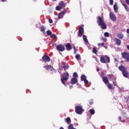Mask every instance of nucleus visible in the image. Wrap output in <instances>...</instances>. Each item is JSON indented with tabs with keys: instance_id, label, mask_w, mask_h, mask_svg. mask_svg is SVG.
<instances>
[{
	"instance_id": "obj_44",
	"label": "nucleus",
	"mask_w": 129,
	"mask_h": 129,
	"mask_svg": "<svg viewBox=\"0 0 129 129\" xmlns=\"http://www.w3.org/2000/svg\"><path fill=\"white\" fill-rule=\"evenodd\" d=\"M118 118V120H119V121H121V117L119 116Z\"/></svg>"
},
{
	"instance_id": "obj_42",
	"label": "nucleus",
	"mask_w": 129,
	"mask_h": 129,
	"mask_svg": "<svg viewBox=\"0 0 129 129\" xmlns=\"http://www.w3.org/2000/svg\"><path fill=\"white\" fill-rule=\"evenodd\" d=\"M113 84L114 85V86H116V85H117L116 82H113Z\"/></svg>"
},
{
	"instance_id": "obj_49",
	"label": "nucleus",
	"mask_w": 129,
	"mask_h": 129,
	"mask_svg": "<svg viewBox=\"0 0 129 129\" xmlns=\"http://www.w3.org/2000/svg\"><path fill=\"white\" fill-rule=\"evenodd\" d=\"M90 104H93V101H90Z\"/></svg>"
},
{
	"instance_id": "obj_40",
	"label": "nucleus",
	"mask_w": 129,
	"mask_h": 129,
	"mask_svg": "<svg viewBox=\"0 0 129 129\" xmlns=\"http://www.w3.org/2000/svg\"><path fill=\"white\" fill-rule=\"evenodd\" d=\"M101 40H102V41H103L104 42H106V38H105L102 37Z\"/></svg>"
},
{
	"instance_id": "obj_3",
	"label": "nucleus",
	"mask_w": 129,
	"mask_h": 129,
	"mask_svg": "<svg viewBox=\"0 0 129 129\" xmlns=\"http://www.w3.org/2000/svg\"><path fill=\"white\" fill-rule=\"evenodd\" d=\"M63 77L60 79L61 82L63 84V85H66L65 84V81H67L68 80V78L69 77V74L68 73H65L62 74Z\"/></svg>"
},
{
	"instance_id": "obj_51",
	"label": "nucleus",
	"mask_w": 129,
	"mask_h": 129,
	"mask_svg": "<svg viewBox=\"0 0 129 129\" xmlns=\"http://www.w3.org/2000/svg\"><path fill=\"white\" fill-rule=\"evenodd\" d=\"M2 2H7V0H2Z\"/></svg>"
},
{
	"instance_id": "obj_13",
	"label": "nucleus",
	"mask_w": 129,
	"mask_h": 129,
	"mask_svg": "<svg viewBox=\"0 0 129 129\" xmlns=\"http://www.w3.org/2000/svg\"><path fill=\"white\" fill-rule=\"evenodd\" d=\"M44 68H45V69H46V70H48V71H53V70H55L54 69H53V67L51 66H44Z\"/></svg>"
},
{
	"instance_id": "obj_8",
	"label": "nucleus",
	"mask_w": 129,
	"mask_h": 129,
	"mask_svg": "<svg viewBox=\"0 0 129 129\" xmlns=\"http://www.w3.org/2000/svg\"><path fill=\"white\" fill-rule=\"evenodd\" d=\"M86 78H87L86 76L84 75H82V76L81 77V81H84L85 84L86 85H87V84H88V80H87Z\"/></svg>"
},
{
	"instance_id": "obj_48",
	"label": "nucleus",
	"mask_w": 129,
	"mask_h": 129,
	"mask_svg": "<svg viewBox=\"0 0 129 129\" xmlns=\"http://www.w3.org/2000/svg\"><path fill=\"white\" fill-rule=\"evenodd\" d=\"M70 89H72V88H73V85L70 86Z\"/></svg>"
},
{
	"instance_id": "obj_43",
	"label": "nucleus",
	"mask_w": 129,
	"mask_h": 129,
	"mask_svg": "<svg viewBox=\"0 0 129 129\" xmlns=\"http://www.w3.org/2000/svg\"><path fill=\"white\" fill-rule=\"evenodd\" d=\"M49 22L50 23V24H52L53 23V20L52 19H49Z\"/></svg>"
},
{
	"instance_id": "obj_31",
	"label": "nucleus",
	"mask_w": 129,
	"mask_h": 129,
	"mask_svg": "<svg viewBox=\"0 0 129 129\" xmlns=\"http://www.w3.org/2000/svg\"><path fill=\"white\" fill-rule=\"evenodd\" d=\"M68 129H74L75 128L73 127V124H70L69 126L68 127Z\"/></svg>"
},
{
	"instance_id": "obj_17",
	"label": "nucleus",
	"mask_w": 129,
	"mask_h": 129,
	"mask_svg": "<svg viewBox=\"0 0 129 129\" xmlns=\"http://www.w3.org/2000/svg\"><path fill=\"white\" fill-rule=\"evenodd\" d=\"M64 15H65V13H64V12L59 13L58 15V19H62Z\"/></svg>"
},
{
	"instance_id": "obj_55",
	"label": "nucleus",
	"mask_w": 129,
	"mask_h": 129,
	"mask_svg": "<svg viewBox=\"0 0 129 129\" xmlns=\"http://www.w3.org/2000/svg\"><path fill=\"white\" fill-rule=\"evenodd\" d=\"M52 1H53V2H56V1H57V0H52Z\"/></svg>"
},
{
	"instance_id": "obj_6",
	"label": "nucleus",
	"mask_w": 129,
	"mask_h": 129,
	"mask_svg": "<svg viewBox=\"0 0 129 129\" xmlns=\"http://www.w3.org/2000/svg\"><path fill=\"white\" fill-rule=\"evenodd\" d=\"M56 49L60 52H63L65 50V47L63 44H59L57 46Z\"/></svg>"
},
{
	"instance_id": "obj_26",
	"label": "nucleus",
	"mask_w": 129,
	"mask_h": 129,
	"mask_svg": "<svg viewBox=\"0 0 129 129\" xmlns=\"http://www.w3.org/2000/svg\"><path fill=\"white\" fill-rule=\"evenodd\" d=\"M73 48L74 50V54H77V51H78V49L76 48V47H75V45L73 46Z\"/></svg>"
},
{
	"instance_id": "obj_36",
	"label": "nucleus",
	"mask_w": 129,
	"mask_h": 129,
	"mask_svg": "<svg viewBox=\"0 0 129 129\" xmlns=\"http://www.w3.org/2000/svg\"><path fill=\"white\" fill-rule=\"evenodd\" d=\"M73 77H74V78H75V77H78V75L77 74V73L75 72L73 74Z\"/></svg>"
},
{
	"instance_id": "obj_9",
	"label": "nucleus",
	"mask_w": 129,
	"mask_h": 129,
	"mask_svg": "<svg viewBox=\"0 0 129 129\" xmlns=\"http://www.w3.org/2000/svg\"><path fill=\"white\" fill-rule=\"evenodd\" d=\"M109 17H110V19L112 21H113V22H114V21H116V17L113 13H110Z\"/></svg>"
},
{
	"instance_id": "obj_25",
	"label": "nucleus",
	"mask_w": 129,
	"mask_h": 129,
	"mask_svg": "<svg viewBox=\"0 0 129 129\" xmlns=\"http://www.w3.org/2000/svg\"><path fill=\"white\" fill-rule=\"evenodd\" d=\"M122 6L124 7L126 12H128V7L126 6V5H125V4H122Z\"/></svg>"
},
{
	"instance_id": "obj_7",
	"label": "nucleus",
	"mask_w": 129,
	"mask_h": 129,
	"mask_svg": "<svg viewBox=\"0 0 129 129\" xmlns=\"http://www.w3.org/2000/svg\"><path fill=\"white\" fill-rule=\"evenodd\" d=\"M83 34H84V29H83V27H80L78 34V37H82Z\"/></svg>"
},
{
	"instance_id": "obj_52",
	"label": "nucleus",
	"mask_w": 129,
	"mask_h": 129,
	"mask_svg": "<svg viewBox=\"0 0 129 129\" xmlns=\"http://www.w3.org/2000/svg\"><path fill=\"white\" fill-rule=\"evenodd\" d=\"M127 49H128V50H129V45L127 46Z\"/></svg>"
},
{
	"instance_id": "obj_19",
	"label": "nucleus",
	"mask_w": 129,
	"mask_h": 129,
	"mask_svg": "<svg viewBox=\"0 0 129 129\" xmlns=\"http://www.w3.org/2000/svg\"><path fill=\"white\" fill-rule=\"evenodd\" d=\"M59 6L61 7V8H64L65 6H66V4L64 3V2L61 1L59 3Z\"/></svg>"
},
{
	"instance_id": "obj_46",
	"label": "nucleus",
	"mask_w": 129,
	"mask_h": 129,
	"mask_svg": "<svg viewBox=\"0 0 129 129\" xmlns=\"http://www.w3.org/2000/svg\"><path fill=\"white\" fill-rule=\"evenodd\" d=\"M63 11H64L63 13H64V15H65V14H66V13L67 12V11L66 10V9H63Z\"/></svg>"
},
{
	"instance_id": "obj_12",
	"label": "nucleus",
	"mask_w": 129,
	"mask_h": 129,
	"mask_svg": "<svg viewBox=\"0 0 129 129\" xmlns=\"http://www.w3.org/2000/svg\"><path fill=\"white\" fill-rule=\"evenodd\" d=\"M113 10L114 12L115 13H117V11H118V7H117V3L115 2L113 6Z\"/></svg>"
},
{
	"instance_id": "obj_2",
	"label": "nucleus",
	"mask_w": 129,
	"mask_h": 129,
	"mask_svg": "<svg viewBox=\"0 0 129 129\" xmlns=\"http://www.w3.org/2000/svg\"><path fill=\"white\" fill-rule=\"evenodd\" d=\"M100 60L101 63L107 64L110 62V58L107 55H103L101 56Z\"/></svg>"
},
{
	"instance_id": "obj_35",
	"label": "nucleus",
	"mask_w": 129,
	"mask_h": 129,
	"mask_svg": "<svg viewBox=\"0 0 129 129\" xmlns=\"http://www.w3.org/2000/svg\"><path fill=\"white\" fill-rule=\"evenodd\" d=\"M63 69H64V70H67V69H68V68H69V67L68 66V65H63Z\"/></svg>"
},
{
	"instance_id": "obj_28",
	"label": "nucleus",
	"mask_w": 129,
	"mask_h": 129,
	"mask_svg": "<svg viewBox=\"0 0 129 129\" xmlns=\"http://www.w3.org/2000/svg\"><path fill=\"white\" fill-rule=\"evenodd\" d=\"M93 52L94 54H97V49H96V47H94L93 48Z\"/></svg>"
},
{
	"instance_id": "obj_14",
	"label": "nucleus",
	"mask_w": 129,
	"mask_h": 129,
	"mask_svg": "<svg viewBox=\"0 0 129 129\" xmlns=\"http://www.w3.org/2000/svg\"><path fill=\"white\" fill-rule=\"evenodd\" d=\"M66 48H67V50L68 51H70V50L72 49V46H71V44L70 43H67Z\"/></svg>"
},
{
	"instance_id": "obj_50",
	"label": "nucleus",
	"mask_w": 129,
	"mask_h": 129,
	"mask_svg": "<svg viewBox=\"0 0 129 129\" xmlns=\"http://www.w3.org/2000/svg\"><path fill=\"white\" fill-rule=\"evenodd\" d=\"M97 72H98V71H99V68L97 69Z\"/></svg>"
},
{
	"instance_id": "obj_29",
	"label": "nucleus",
	"mask_w": 129,
	"mask_h": 129,
	"mask_svg": "<svg viewBox=\"0 0 129 129\" xmlns=\"http://www.w3.org/2000/svg\"><path fill=\"white\" fill-rule=\"evenodd\" d=\"M46 34L48 35V36H51V35H52V32H51L50 30H47Z\"/></svg>"
},
{
	"instance_id": "obj_30",
	"label": "nucleus",
	"mask_w": 129,
	"mask_h": 129,
	"mask_svg": "<svg viewBox=\"0 0 129 129\" xmlns=\"http://www.w3.org/2000/svg\"><path fill=\"white\" fill-rule=\"evenodd\" d=\"M104 37H107V38H108V37H109V33L108 32H105L104 33Z\"/></svg>"
},
{
	"instance_id": "obj_27",
	"label": "nucleus",
	"mask_w": 129,
	"mask_h": 129,
	"mask_svg": "<svg viewBox=\"0 0 129 129\" xmlns=\"http://www.w3.org/2000/svg\"><path fill=\"white\" fill-rule=\"evenodd\" d=\"M90 113L91 114H94V113H95V111H94V109H90Z\"/></svg>"
},
{
	"instance_id": "obj_4",
	"label": "nucleus",
	"mask_w": 129,
	"mask_h": 129,
	"mask_svg": "<svg viewBox=\"0 0 129 129\" xmlns=\"http://www.w3.org/2000/svg\"><path fill=\"white\" fill-rule=\"evenodd\" d=\"M76 112L78 114H82V112L84 111L83 109L81 106H77L75 107Z\"/></svg>"
},
{
	"instance_id": "obj_54",
	"label": "nucleus",
	"mask_w": 129,
	"mask_h": 129,
	"mask_svg": "<svg viewBox=\"0 0 129 129\" xmlns=\"http://www.w3.org/2000/svg\"><path fill=\"white\" fill-rule=\"evenodd\" d=\"M105 49H107V46L105 47Z\"/></svg>"
},
{
	"instance_id": "obj_10",
	"label": "nucleus",
	"mask_w": 129,
	"mask_h": 129,
	"mask_svg": "<svg viewBox=\"0 0 129 129\" xmlns=\"http://www.w3.org/2000/svg\"><path fill=\"white\" fill-rule=\"evenodd\" d=\"M114 41L115 42V43L117 46H120L121 44V41L118 38H114Z\"/></svg>"
},
{
	"instance_id": "obj_11",
	"label": "nucleus",
	"mask_w": 129,
	"mask_h": 129,
	"mask_svg": "<svg viewBox=\"0 0 129 129\" xmlns=\"http://www.w3.org/2000/svg\"><path fill=\"white\" fill-rule=\"evenodd\" d=\"M42 59L44 62H50V57L47 55H44L42 57Z\"/></svg>"
},
{
	"instance_id": "obj_21",
	"label": "nucleus",
	"mask_w": 129,
	"mask_h": 129,
	"mask_svg": "<svg viewBox=\"0 0 129 129\" xmlns=\"http://www.w3.org/2000/svg\"><path fill=\"white\" fill-rule=\"evenodd\" d=\"M66 121L68 124H69L70 123H71V119H70V117H68L66 119Z\"/></svg>"
},
{
	"instance_id": "obj_39",
	"label": "nucleus",
	"mask_w": 129,
	"mask_h": 129,
	"mask_svg": "<svg viewBox=\"0 0 129 129\" xmlns=\"http://www.w3.org/2000/svg\"><path fill=\"white\" fill-rule=\"evenodd\" d=\"M110 5L112 6L113 5V0H109Z\"/></svg>"
},
{
	"instance_id": "obj_24",
	"label": "nucleus",
	"mask_w": 129,
	"mask_h": 129,
	"mask_svg": "<svg viewBox=\"0 0 129 129\" xmlns=\"http://www.w3.org/2000/svg\"><path fill=\"white\" fill-rule=\"evenodd\" d=\"M83 39L86 43H88V40H87V37H86V36L83 35Z\"/></svg>"
},
{
	"instance_id": "obj_33",
	"label": "nucleus",
	"mask_w": 129,
	"mask_h": 129,
	"mask_svg": "<svg viewBox=\"0 0 129 129\" xmlns=\"http://www.w3.org/2000/svg\"><path fill=\"white\" fill-rule=\"evenodd\" d=\"M61 9H62L61 7L59 5L58 6H57L56 7V11H60L61 10Z\"/></svg>"
},
{
	"instance_id": "obj_15",
	"label": "nucleus",
	"mask_w": 129,
	"mask_h": 129,
	"mask_svg": "<svg viewBox=\"0 0 129 129\" xmlns=\"http://www.w3.org/2000/svg\"><path fill=\"white\" fill-rule=\"evenodd\" d=\"M119 70L122 73L126 70V68L123 67V66H120L119 67Z\"/></svg>"
},
{
	"instance_id": "obj_16",
	"label": "nucleus",
	"mask_w": 129,
	"mask_h": 129,
	"mask_svg": "<svg viewBox=\"0 0 129 129\" xmlns=\"http://www.w3.org/2000/svg\"><path fill=\"white\" fill-rule=\"evenodd\" d=\"M102 80L105 84H108V79L106 77H104L102 78Z\"/></svg>"
},
{
	"instance_id": "obj_34",
	"label": "nucleus",
	"mask_w": 129,
	"mask_h": 129,
	"mask_svg": "<svg viewBox=\"0 0 129 129\" xmlns=\"http://www.w3.org/2000/svg\"><path fill=\"white\" fill-rule=\"evenodd\" d=\"M45 27L44 26H41V29H40V31L41 32H45Z\"/></svg>"
},
{
	"instance_id": "obj_53",
	"label": "nucleus",
	"mask_w": 129,
	"mask_h": 129,
	"mask_svg": "<svg viewBox=\"0 0 129 129\" xmlns=\"http://www.w3.org/2000/svg\"><path fill=\"white\" fill-rule=\"evenodd\" d=\"M59 129H64V128L63 127H60Z\"/></svg>"
},
{
	"instance_id": "obj_47",
	"label": "nucleus",
	"mask_w": 129,
	"mask_h": 129,
	"mask_svg": "<svg viewBox=\"0 0 129 129\" xmlns=\"http://www.w3.org/2000/svg\"><path fill=\"white\" fill-rule=\"evenodd\" d=\"M101 76H104V72L101 73Z\"/></svg>"
},
{
	"instance_id": "obj_22",
	"label": "nucleus",
	"mask_w": 129,
	"mask_h": 129,
	"mask_svg": "<svg viewBox=\"0 0 129 129\" xmlns=\"http://www.w3.org/2000/svg\"><path fill=\"white\" fill-rule=\"evenodd\" d=\"M117 37L119 39H123V34L118 33L117 34Z\"/></svg>"
},
{
	"instance_id": "obj_41",
	"label": "nucleus",
	"mask_w": 129,
	"mask_h": 129,
	"mask_svg": "<svg viewBox=\"0 0 129 129\" xmlns=\"http://www.w3.org/2000/svg\"><path fill=\"white\" fill-rule=\"evenodd\" d=\"M125 2L128 6H129V0H125Z\"/></svg>"
},
{
	"instance_id": "obj_45",
	"label": "nucleus",
	"mask_w": 129,
	"mask_h": 129,
	"mask_svg": "<svg viewBox=\"0 0 129 129\" xmlns=\"http://www.w3.org/2000/svg\"><path fill=\"white\" fill-rule=\"evenodd\" d=\"M126 33H127V34H128V35H129V29H127L126 30Z\"/></svg>"
},
{
	"instance_id": "obj_23",
	"label": "nucleus",
	"mask_w": 129,
	"mask_h": 129,
	"mask_svg": "<svg viewBox=\"0 0 129 129\" xmlns=\"http://www.w3.org/2000/svg\"><path fill=\"white\" fill-rule=\"evenodd\" d=\"M108 88H109V89H111V90H113L114 89V88L112 87V85L111 84H108Z\"/></svg>"
},
{
	"instance_id": "obj_37",
	"label": "nucleus",
	"mask_w": 129,
	"mask_h": 129,
	"mask_svg": "<svg viewBox=\"0 0 129 129\" xmlns=\"http://www.w3.org/2000/svg\"><path fill=\"white\" fill-rule=\"evenodd\" d=\"M104 45V43H99L98 44V46L100 47V46H103Z\"/></svg>"
},
{
	"instance_id": "obj_18",
	"label": "nucleus",
	"mask_w": 129,
	"mask_h": 129,
	"mask_svg": "<svg viewBox=\"0 0 129 129\" xmlns=\"http://www.w3.org/2000/svg\"><path fill=\"white\" fill-rule=\"evenodd\" d=\"M78 80L76 78H73L71 80V84H75L77 82Z\"/></svg>"
},
{
	"instance_id": "obj_1",
	"label": "nucleus",
	"mask_w": 129,
	"mask_h": 129,
	"mask_svg": "<svg viewBox=\"0 0 129 129\" xmlns=\"http://www.w3.org/2000/svg\"><path fill=\"white\" fill-rule=\"evenodd\" d=\"M97 20V23L99 26H101V29L103 30H105V29H106V24L104 23V20H103V18L98 16Z\"/></svg>"
},
{
	"instance_id": "obj_38",
	"label": "nucleus",
	"mask_w": 129,
	"mask_h": 129,
	"mask_svg": "<svg viewBox=\"0 0 129 129\" xmlns=\"http://www.w3.org/2000/svg\"><path fill=\"white\" fill-rule=\"evenodd\" d=\"M51 37L52 38V39H55V38H56V35L53 34L51 35Z\"/></svg>"
},
{
	"instance_id": "obj_32",
	"label": "nucleus",
	"mask_w": 129,
	"mask_h": 129,
	"mask_svg": "<svg viewBox=\"0 0 129 129\" xmlns=\"http://www.w3.org/2000/svg\"><path fill=\"white\" fill-rule=\"evenodd\" d=\"M75 58L77 59V60H79V59H80V55L79 54H77L75 56Z\"/></svg>"
},
{
	"instance_id": "obj_20",
	"label": "nucleus",
	"mask_w": 129,
	"mask_h": 129,
	"mask_svg": "<svg viewBox=\"0 0 129 129\" xmlns=\"http://www.w3.org/2000/svg\"><path fill=\"white\" fill-rule=\"evenodd\" d=\"M123 76H124V77H128V72L126 71H124L123 73H122Z\"/></svg>"
},
{
	"instance_id": "obj_5",
	"label": "nucleus",
	"mask_w": 129,
	"mask_h": 129,
	"mask_svg": "<svg viewBox=\"0 0 129 129\" xmlns=\"http://www.w3.org/2000/svg\"><path fill=\"white\" fill-rule=\"evenodd\" d=\"M122 57L124 59H125L126 62H128L129 61V53L124 52L121 53Z\"/></svg>"
}]
</instances>
